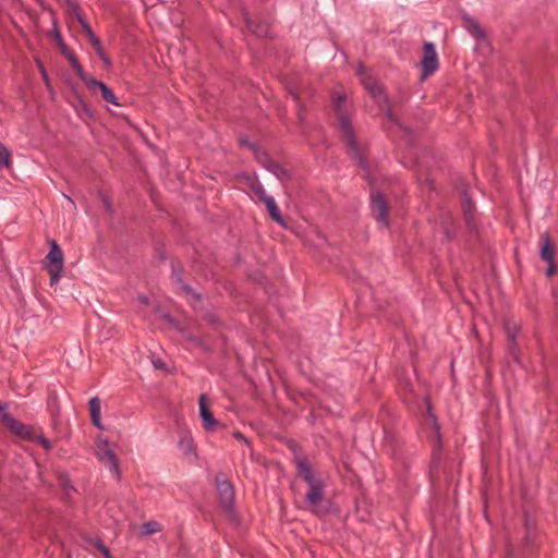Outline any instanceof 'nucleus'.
<instances>
[{
    "mask_svg": "<svg viewBox=\"0 0 558 558\" xmlns=\"http://www.w3.org/2000/svg\"><path fill=\"white\" fill-rule=\"evenodd\" d=\"M332 105L338 116L339 131L343 141L345 142L349 154L354 158L361 167H365V160L361 155L359 145L352 130L350 116L347 110V99L344 95L333 94Z\"/></svg>",
    "mask_w": 558,
    "mask_h": 558,
    "instance_id": "nucleus-1",
    "label": "nucleus"
},
{
    "mask_svg": "<svg viewBox=\"0 0 558 558\" xmlns=\"http://www.w3.org/2000/svg\"><path fill=\"white\" fill-rule=\"evenodd\" d=\"M298 475L307 484L308 490L305 494V501L316 511L325 495L323 482L315 477L311 463L306 458L298 457L295 460Z\"/></svg>",
    "mask_w": 558,
    "mask_h": 558,
    "instance_id": "nucleus-2",
    "label": "nucleus"
},
{
    "mask_svg": "<svg viewBox=\"0 0 558 558\" xmlns=\"http://www.w3.org/2000/svg\"><path fill=\"white\" fill-rule=\"evenodd\" d=\"M95 454L97 459L106 465L119 481L121 478V470L119 459L114 451L110 448L109 441L104 438L96 440Z\"/></svg>",
    "mask_w": 558,
    "mask_h": 558,
    "instance_id": "nucleus-3",
    "label": "nucleus"
},
{
    "mask_svg": "<svg viewBox=\"0 0 558 558\" xmlns=\"http://www.w3.org/2000/svg\"><path fill=\"white\" fill-rule=\"evenodd\" d=\"M63 253L58 243L52 240L50 250L46 256V269L50 275V284L54 286L59 282L63 272Z\"/></svg>",
    "mask_w": 558,
    "mask_h": 558,
    "instance_id": "nucleus-4",
    "label": "nucleus"
},
{
    "mask_svg": "<svg viewBox=\"0 0 558 558\" xmlns=\"http://www.w3.org/2000/svg\"><path fill=\"white\" fill-rule=\"evenodd\" d=\"M357 73L364 84L365 88L369 92L371 96L378 104L381 109H386L387 116L393 120V116L391 109L388 106L387 96L383 92L381 87L377 85L375 82H372L369 77L366 76V69L364 65H360L357 69Z\"/></svg>",
    "mask_w": 558,
    "mask_h": 558,
    "instance_id": "nucleus-5",
    "label": "nucleus"
},
{
    "mask_svg": "<svg viewBox=\"0 0 558 558\" xmlns=\"http://www.w3.org/2000/svg\"><path fill=\"white\" fill-rule=\"evenodd\" d=\"M216 488L219 496V501L221 506L228 512H233L234 510V489L232 484L223 476L218 475L216 477Z\"/></svg>",
    "mask_w": 558,
    "mask_h": 558,
    "instance_id": "nucleus-6",
    "label": "nucleus"
},
{
    "mask_svg": "<svg viewBox=\"0 0 558 558\" xmlns=\"http://www.w3.org/2000/svg\"><path fill=\"white\" fill-rule=\"evenodd\" d=\"M421 65L423 78H426L438 69V57L433 43L424 44Z\"/></svg>",
    "mask_w": 558,
    "mask_h": 558,
    "instance_id": "nucleus-7",
    "label": "nucleus"
},
{
    "mask_svg": "<svg viewBox=\"0 0 558 558\" xmlns=\"http://www.w3.org/2000/svg\"><path fill=\"white\" fill-rule=\"evenodd\" d=\"M2 422L14 435L24 439H33V427L17 421L10 413H2Z\"/></svg>",
    "mask_w": 558,
    "mask_h": 558,
    "instance_id": "nucleus-8",
    "label": "nucleus"
},
{
    "mask_svg": "<svg viewBox=\"0 0 558 558\" xmlns=\"http://www.w3.org/2000/svg\"><path fill=\"white\" fill-rule=\"evenodd\" d=\"M371 204L376 219L385 227L388 226V206L384 195L380 192H373L371 196Z\"/></svg>",
    "mask_w": 558,
    "mask_h": 558,
    "instance_id": "nucleus-9",
    "label": "nucleus"
},
{
    "mask_svg": "<svg viewBox=\"0 0 558 558\" xmlns=\"http://www.w3.org/2000/svg\"><path fill=\"white\" fill-rule=\"evenodd\" d=\"M80 20V23L83 27V29L85 31L87 37H88V40L90 43V45L93 46V48L96 50L97 54L99 56V58L108 65L110 66L111 65V60L109 59V57L106 54L105 52V49L101 45V41L100 39L96 36V34L94 33V31L92 29V27L89 26V24L83 20L82 17L78 19Z\"/></svg>",
    "mask_w": 558,
    "mask_h": 558,
    "instance_id": "nucleus-10",
    "label": "nucleus"
},
{
    "mask_svg": "<svg viewBox=\"0 0 558 558\" xmlns=\"http://www.w3.org/2000/svg\"><path fill=\"white\" fill-rule=\"evenodd\" d=\"M199 414L206 430H215L218 421L214 417L213 413L206 404V395L202 393L198 399Z\"/></svg>",
    "mask_w": 558,
    "mask_h": 558,
    "instance_id": "nucleus-11",
    "label": "nucleus"
},
{
    "mask_svg": "<svg viewBox=\"0 0 558 558\" xmlns=\"http://www.w3.org/2000/svg\"><path fill=\"white\" fill-rule=\"evenodd\" d=\"M86 86L93 93L96 90V88H98L101 92L102 98L107 102L114 105V106H120L116 95L105 83L97 81L96 78L93 77L92 80H89V83Z\"/></svg>",
    "mask_w": 558,
    "mask_h": 558,
    "instance_id": "nucleus-12",
    "label": "nucleus"
},
{
    "mask_svg": "<svg viewBox=\"0 0 558 558\" xmlns=\"http://www.w3.org/2000/svg\"><path fill=\"white\" fill-rule=\"evenodd\" d=\"M241 145L247 146L254 153L256 161L267 170L274 163L266 151L259 149L255 144H251L247 140H241Z\"/></svg>",
    "mask_w": 558,
    "mask_h": 558,
    "instance_id": "nucleus-13",
    "label": "nucleus"
},
{
    "mask_svg": "<svg viewBox=\"0 0 558 558\" xmlns=\"http://www.w3.org/2000/svg\"><path fill=\"white\" fill-rule=\"evenodd\" d=\"M89 411H90V420L94 426H96L98 429H104V425L101 423L100 413H101V405H100V399L98 397L90 398L89 402Z\"/></svg>",
    "mask_w": 558,
    "mask_h": 558,
    "instance_id": "nucleus-14",
    "label": "nucleus"
},
{
    "mask_svg": "<svg viewBox=\"0 0 558 558\" xmlns=\"http://www.w3.org/2000/svg\"><path fill=\"white\" fill-rule=\"evenodd\" d=\"M542 245L539 250L541 257L547 263L554 262L555 247L548 234H542Z\"/></svg>",
    "mask_w": 558,
    "mask_h": 558,
    "instance_id": "nucleus-15",
    "label": "nucleus"
},
{
    "mask_svg": "<svg viewBox=\"0 0 558 558\" xmlns=\"http://www.w3.org/2000/svg\"><path fill=\"white\" fill-rule=\"evenodd\" d=\"M263 203L265 204L271 219L274 221H276L278 225H280L281 227L286 228L287 223H286L284 219L282 218L281 213H280L275 199L271 196H269Z\"/></svg>",
    "mask_w": 558,
    "mask_h": 558,
    "instance_id": "nucleus-16",
    "label": "nucleus"
},
{
    "mask_svg": "<svg viewBox=\"0 0 558 558\" xmlns=\"http://www.w3.org/2000/svg\"><path fill=\"white\" fill-rule=\"evenodd\" d=\"M65 54L71 63L72 69L77 74V76L84 82L85 85L89 83V80L93 78L89 74L84 72L81 63L78 62L77 58L70 51H65Z\"/></svg>",
    "mask_w": 558,
    "mask_h": 558,
    "instance_id": "nucleus-17",
    "label": "nucleus"
},
{
    "mask_svg": "<svg viewBox=\"0 0 558 558\" xmlns=\"http://www.w3.org/2000/svg\"><path fill=\"white\" fill-rule=\"evenodd\" d=\"M246 181H247L248 186L254 191V193L257 195V197L262 202H264L266 198L269 197L266 194V191H265L263 184L260 183V181L258 180V178L255 174L246 177Z\"/></svg>",
    "mask_w": 558,
    "mask_h": 558,
    "instance_id": "nucleus-18",
    "label": "nucleus"
},
{
    "mask_svg": "<svg viewBox=\"0 0 558 558\" xmlns=\"http://www.w3.org/2000/svg\"><path fill=\"white\" fill-rule=\"evenodd\" d=\"M179 448L185 457H195V446L190 435H183L179 441Z\"/></svg>",
    "mask_w": 558,
    "mask_h": 558,
    "instance_id": "nucleus-19",
    "label": "nucleus"
},
{
    "mask_svg": "<svg viewBox=\"0 0 558 558\" xmlns=\"http://www.w3.org/2000/svg\"><path fill=\"white\" fill-rule=\"evenodd\" d=\"M161 531V525L157 521H148L142 524L141 535L148 536Z\"/></svg>",
    "mask_w": 558,
    "mask_h": 558,
    "instance_id": "nucleus-20",
    "label": "nucleus"
},
{
    "mask_svg": "<svg viewBox=\"0 0 558 558\" xmlns=\"http://www.w3.org/2000/svg\"><path fill=\"white\" fill-rule=\"evenodd\" d=\"M268 171L271 172L274 175H276L281 181L290 179V174H289L288 170H286L283 167H281L280 165H278L276 162H274L269 167Z\"/></svg>",
    "mask_w": 558,
    "mask_h": 558,
    "instance_id": "nucleus-21",
    "label": "nucleus"
},
{
    "mask_svg": "<svg viewBox=\"0 0 558 558\" xmlns=\"http://www.w3.org/2000/svg\"><path fill=\"white\" fill-rule=\"evenodd\" d=\"M11 165V151L0 142V167L9 168Z\"/></svg>",
    "mask_w": 558,
    "mask_h": 558,
    "instance_id": "nucleus-22",
    "label": "nucleus"
},
{
    "mask_svg": "<svg viewBox=\"0 0 558 558\" xmlns=\"http://www.w3.org/2000/svg\"><path fill=\"white\" fill-rule=\"evenodd\" d=\"M506 331H507V335H508V338H509V341H510V350L512 351V354H513L514 359L518 360V357L515 355V352H514L517 327L514 325L513 326H507L506 327Z\"/></svg>",
    "mask_w": 558,
    "mask_h": 558,
    "instance_id": "nucleus-23",
    "label": "nucleus"
},
{
    "mask_svg": "<svg viewBox=\"0 0 558 558\" xmlns=\"http://www.w3.org/2000/svg\"><path fill=\"white\" fill-rule=\"evenodd\" d=\"M470 26H471V33L474 37H476V38L485 37V33L478 23L472 21Z\"/></svg>",
    "mask_w": 558,
    "mask_h": 558,
    "instance_id": "nucleus-24",
    "label": "nucleus"
},
{
    "mask_svg": "<svg viewBox=\"0 0 558 558\" xmlns=\"http://www.w3.org/2000/svg\"><path fill=\"white\" fill-rule=\"evenodd\" d=\"M33 439L40 444L46 450H50L52 448L50 440L43 435L35 436L33 434Z\"/></svg>",
    "mask_w": 558,
    "mask_h": 558,
    "instance_id": "nucleus-25",
    "label": "nucleus"
},
{
    "mask_svg": "<svg viewBox=\"0 0 558 558\" xmlns=\"http://www.w3.org/2000/svg\"><path fill=\"white\" fill-rule=\"evenodd\" d=\"M246 25L257 36H268V31L262 29L257 26L255 27V25L250 20H246Z\"/></svg>",
    "mask_w": 558,
    "mask_h": 558,
    "instance_id": "nucleus-26",
    "label": "nucleus"
},
{
    "mask_svg": "<svg viewBox=\"0 0 558 558\" xmlns=\"http://www.w3.org/2000/svg\"><path fill=\"white\" fill-rule=\"evenodd\" d=\"M38 64H39V71L41 73V76H43L44 81L46 82V85L48 86L49 85V80H48L47 72H46L44 65L40 62H38Z\"/></svg>",
    "mask_w": 558,
    "mask_h": 558,
    "instance_id": "nucleus-27",
    "label": "nucleus"
},
{
    "mask_svg": "<svg viewBox=\"0 0 558 558\" xmlns=\"http://www.w3.org/2000/svg\"><path fill=\"white\" fill-rule=\"evenodd\" d=\"M95 546L102 553L105 554L107 550H109V548L102 543V541L98 539L96 543H95Z\"/></svg>",
    "mask_w": 558,
    "mask_h": 558,
    "instance_id": "nucleus-28",
    "label": "nucleus"
},
{
    "mask_svg": "<svg viewBox=\"0 0 558 558\" xmlns=\"http://www.w3.org/2000/svg\"><path fill=\"white\" fill-rule=\"evenodd\" d=\"M95 546L102 553L105 554L107 550H109V548L102 543V541L98 539L96 543H95Z\"/></svg>",
    "mask_w": 558,
    "mask_h": 558,
    "instance_id": "nucleus-29",
    "label": "nucleus"
},
{
    "mask_svg": "<svg viewBox=\"0 0 558 558\" xmlns=\"http://www.w3.org/2000/svg\"><path fill=\"white\" fill-rule=\"evenodd\" d=\"M95 546L102 553L105 554L107 550H109V548L102 543V541L98 539L96 543H95Z\"/></svg>",
    "mask_w": 558,
    "mask_h": 558,
    "instance_id": "nucleus-30",
    "label": "nucleus"
},
{
    "mask_svg": "<svg viewBox=\"0 0 558 558\" xmlns=\"http://www.w3.org/2000/svg\"><path fill=\"white\" fill-rule=\"evenodd\" d=\"M554 272H555V265H554V262L548 263V267H547V269H546V275H547L548 277H550V276H553V275H554Z\"/></svg>",
    "mask_w": 558,
    "mask_h": 558,
    "instance_id": "nucleus-31",
    "label": "nucleus"
},
{
    "mask_svg": "<svg viewBox=\"0 0 558 558\" xmlns=\"http://www.w3.org/2000/svg\"><path fill=\"white\" fill-rule=\"evenodd\" d=\"M182 290L187 294V295H192L193 298H195L196 300H198V295L194 294L192 289L187 286H183L182 287Z\"/></svg>",
    "mask_w": 558,
    "mask_h": 558,
    "instance_id": "nucleus-32",
    "label": "nucleus"
},
{
    "mask_svg": "<svg viewBox=\"0 0 558 558\" xmlns=\"http://www.w3.org/2000/svg\"><path fill=\"white\" fill-rule=\"evenodd\" d=\"M234 437L241 441H244V442L247 441L246 438L239 432L234 433Z\"/></svg>",
    "mask_w": 558,
    "mask_h": 558,
    "instance_id": "nucleus-33",
    "label": "nucleus"
},
{
    "mask_svg": "<svg viewBox=\"0 0 558 558\" xmlns=\"http://www.w3.org/2000/svg\"><path fill=\"white\" fill-rule=\"evenodd\" d=\"M464 209H465V215L471 213L472 205H471V203L469 201L465 203Z\"/></svg>",
    "mask_w": 558,
    "mask_h": 558,
    "instance_id": "nucleus-34",
    "label": "nucleus"
},
{
    "mask_svg": "<svg viewBox=\"0 0 558 558\" xmlns=\"http://www.w3.org/2000/svg\"><path fill=\"white\" fill-rule=\"evenodd\" d=\"M291 95H292L294 101L299 105V95L295 94L294 92H291Z\"/></svg>",
    "mask_w": 558,
    "mask_h": 558,
    "instance_id": "nucleus-35",
    "label": "nucleus"
},
{
    "mask_svg": "<svg viewBox=\"0 0 558 558\" xmlns=\"http://www.w3.org/2000/svg\"><path fill=\"white\" fill-rule=\"evenodd\" d=\"M105 205H106V208H107L109 211H111V209H112V208H111V204H110L107 199H105Z\"/></svg>",
    "mask_w": 558,
    "mask_h": 558,
    "instance_id": "nucleus-36",
    "label": "nucleus"
},
{
    "mask_svg": "<svg viewBox=\"0 0 558 558\" xmlns=\"http://www.w3.org/2000/svg\"><path fill=\"white\" fill-rule=\"evenodd\" d=\"M105 558H113L112 555L110 554V550H107L105 554H104Z\"/></svg>",
    "mask_w": 558,
    "mask_h": 558,
    "instance_id": "nucleus-37",
    "label": "nucleus"
},
{
    "mask_svg": "<svg viewBox=\"0 0 558 558\" xmlns=\"http://www.w3.org/2000/svg\"><path fill=\"white\" fill-rule=\"evenodd\" d=\"M299 119H301V120L303 119V117H302V109H301L300 106H299Z\"/></svg>",
    "mask_w": 558,
    "mask_h": 558,
    "instance_id": "nucleus-38",
    "label": "nucleus"
},
{
    "mask_svg": "<svg viewBox=\"0 0 558 558\" xmlns=\"http://www.w3.org/2000/svg\"><path fill=\"white\" fill-rule=\"evenodd\" d=\"M3 412V407L0 404V413L2 414Z\"/></svg>",
    "mask_w": 558,
    "mask_h": 558,
    "instance_id": "nucleus-39",
    "label": "nucleus"
}]
</instances>
